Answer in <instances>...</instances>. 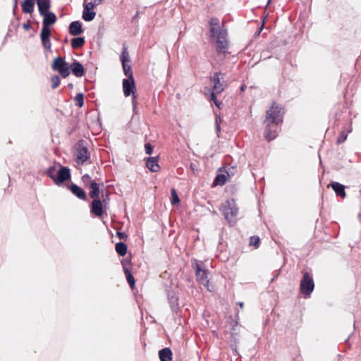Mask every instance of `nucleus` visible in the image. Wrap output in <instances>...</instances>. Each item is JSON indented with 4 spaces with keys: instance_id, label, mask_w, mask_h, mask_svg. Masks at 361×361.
Returning <instances> with one entry per match:
<instances>
[{
    "instance_id": "423d86ee",
    "label": "nucleus",
    "mask_w": 361,
    "mask_h": 361,
    "mask_svg": "<svg viewBox=\"0 0 361 361\" xmlns=\"http://www.w3.org/2000/svg\"><path fill=\"white\" fill-rule=\"evenodd\" d=\"M314 288V283L312 276L309 273L305 272L303 274L302 279L300 281V288L303 295L309 296L313 291Z\"/></svg>"
},
{
    "instance_id": "e433bc0d",
    "label": "nucleus",
    "mask_w": 361,
    "mask_h": 361,
    "mask_svg": "<svg viewBox=\"0 0 361 361\" xmlns=\"http://www.w3.org/2000/svg\"><path fill=\"white\" fill-rule=\"evenodd\" d=\"M259 244V238L258 236H252L250 238V245L257 247Z\"/></svg>"
},
{
    "instance_id": "4d7b16f0",
    "label": "nucleus",
    "mask_w": 361,
    "mask_h": 361,
    "mask_svg": "<svg viewBox=\"0 0 361 361\" xmlns=\"http://www.w3.org/2000/svg\"><path fill=\"white\" fill-rule=\"evenodd\" d=\"M259 180H260V181L264 180V178H261Z\"/></svg>"
},
{
    "instance_id": "4468645a",
    "label": "nucleus",
    "mask_w": 361,
    "mask_h": 361,
    "mask_svg": "<svg viewBox=\"0 0 361 361\" xmlns=\"http://www.w3.org/2000/svg\"><path fill=\"white\" fill-rule=\"evenodd\" d=\"M57 174V180L54 179L53 180H70L71 179L70 169L66 166H62L60 164L59 165Z\"/></svg>"
},
{
    "instance_id": "a19ab883",
    "label": "nucleus",
    "mask_w": 361,
    "mask_h": 361,
    "mask_svg": "<svg viewBox=\"0 0 361 361\" xmlns=\"http://www.w3.org/2000/svg\"><path fill=\"white\" fill-rule=\"evenodd\" d=\"M216 92H215V91H214V90H212V93H211V94H210V99H211L212 101H213L214 102L215 101H216V99H217L216 96Z\"/></svg>"
},
{
    "instance_id": "a878e982",
    "label": "nucleus",
    "mask_w": 361,
    "mask_h": 361,
    "mask_svg": "<svg viewBox=\"0 0 361 361\" xmlns=\"http://www.w3.org/2000/svg\"><path fill=\"white\" fill-rule=\"evenodd\" d=\"M122 264H123V267L124 268V272H125V274H126V276L127 281L130 284V287L133 288L134 286H135V283L134 277L132 275V274L130 273V271L128 269H126L125 267L126 262H123Z\"/></svg>"
},
{
    "instance_id": "2eb2a0df",
    "label": "nucleus",
    "mask_w": 361,
    "mask_h": 361,
    "mask_svg": "<svg viewBox=\"0 0 361 361\" xmlns=\"http://www.w3.org/2000/svg\"><path fill=\"white\" fill-rule=\"evenodd\" d=\"M91 212L97 216H101L103 214V206L100 200L95 199L92 202Z\"/></svg>"
},
{
    "instance_id": "6e6552de",
    "label": "nucleus",
    "mask_w": 361,
    "mask_h": 361,
    "mask_svg": "<svg viewBox=\"0 0 361 361\" xmlns=\"http://www.w3.org/2000/svg\"><path fill=\"white\" fill-rule=\"evenodd\" d=\"M237 173L236 166H226L219 169L218 173L214 180H228Z\"/></svg>"
},
{
    "instance_id": "7c9ffc66",
    "label": "nucleus",
    "mask_w": 361,
    "mask_h": 361,
    "mask_svg": "<svg viewBox=\"0 0 361 361\" xmlns=\"http://www.w3.org/2000/svg\"><path fill=\"white\" fill-rule=\"evenodd\" d=\"M121 63H126L130 62L129 54L127 47H123V50L120 56Z\"/></svg>"
},
{
    "instance_id": "c85d7f7f",
    "label": "nucleus",
    "mask_w": 361,
    "mask_h": 361,
    "mask_svg": "<svg viewBox=\"0 0 361 361\" xmlns=\"http://www.w3.org/2000/svg\"><path fill=\"white\" fill-rule=\"evenodd\" d=\"M35 4L24 1L22 3V10L25 13H31L33 12Z\"/></svg>"
},
{
    "instance_id": "f704fd0d",
    "label": "nucleus",
    "mask_w": 361,
    "mask_h": 361,
    "mask_svg": "<svg viewBox=\"0 0 361 361\" xmlns=\"http://www.w3.org/2000/svg\"><path fill=\"white\" fill-rule=\"evenodd\" d=\"M171 204L173 205L176 204H178L180 202V199L178 197V195L175 188L171 189Z\"/></svg>"
},
{
    "instance_id": "bb28decb",
    "label": "nucleus",
    "mask_w": 361,
    "mask_h": 361,
    "mask_svg": "<svg viewBox=\"0 0 361 361\" xmlns=\"http://www.w3.org/2000/svg\"><path fill=\"white\" fill-rule=\"evenodd\" d=\"M58 170H59V165L57 166L49 167L47 169L46 173H47V176L51 179V180H53L54 179L57 180Z\"/></svg>"
},
{
    "instance_id": "49530a36",
    "label": "nucleus",
    "mask_w": 361,
    "mask_h": 361,
    "mask_svg": "<svg viewBox=\"0 0 361 361\" xmlns=\"http://www.w3.org/2000/svg\"><path fill=\"white\" fill-rule=\"evenodd\" d=\"M214 104L219 109L221 108V102L218 101V99H216V101L214 102Z\"/></svg>"
},
{
    "instance_id": "5fc2aeb1",
    "label": "nucleus",
    "mask_w": 361,
    "mask_h": 361,
    "mask_svg": "<svg viewBox=\"0 0 361 361\" xmlns=\"http://www.w3.org/2000/svg\"><path fill=\"white\" fill-rule=\"evenodd\" d=\"M271 0H269L268 2H267V6L269 4Z\"/></svg>"
},
{
    "instance_id": "864d4df0",
    "label": "nucleus",
    "mask_w": 361,
    "mask_h": 361,
    "mask_svg": "<svg viewBox=\"0 0 361 361\" xmlns=\"http://www.w3.org/2000/svg\"><path fill=\"white\" fill-rule=\"evenodd\" d=\"M245 88V85H243L240 87V90H241V91H244Z\"/></svg>"
},
{
    "instance_id": "de8ad7c7",
    "label": "nucleus",
    "mask_w": 361,
    "mask_h": 361,
    "mask_svg": "<svg viewBox=\"0 0 361 361\" xmlns=\"http://www.w3.org/2000/svg\"><path fill=\"white\" fill-rule=\"evenodd\" d=\"M18 7V0H13V11H15Z\"/></svg>"
},
{
    "instance_id": "58836bf2",
    "label": "nucleus",
    "mask_w": 361,
    "mask_h": 361,
    "mask_svg": "<svg viewBox=\"0 0 361 361\" xmlns=\"http://www.w3.org/2000/svg\"><path fill=\"white\" fill-rule=\"evenodd\" d=\"M99 4H94V1H92L91 2H89L87 3L85 7H84V10L85 11H92L94 7L95 6H98Z\"/></svg>"
},
{
    "instance_id": "9d476101",
    "label": "nucleus",
    "mask_w": 361,
    "mask_h": 361,
    "mask_svg": "<svg viewBox=\"0 0 361 361\" xmlns=\"http://www.w3.org/2000/svg\"><path fill=\"white\" fill-rule=\"evenodd\" d=\"M42 16L44 17L42 20V30H50L49 26L54 24L56 22V16L52 12L47 13Z\"/></svg>"
},
{
    "instance_id": "aec40b11",
    "label": "nucleus",
    "mask_w": 361,
    "mask_h": 361,
    "mask_svg": "<svg viewBox=\"0 0 361 361\" xmlns=\"http://www.w3.org/2000/svg\"><path fill=\"white\" fill-rule=\"evenodd\" d=\"M228 41L216 40V49L219 54H226L228 53Z\"/></svg>"
},
{
    "instance_id": "c9c22d12",
    "label": "nucleus",
    "mask_w": 361,
    "mask_h": 361,
    "mask_svg": "<svg viewBox=\"0 0 361 361\" xmlns=\"http://www.w3.org/2000/svg\"><path fill=\"white\" fill-rule=\"evenodd\" d=\"M51 87L53 89H55L59 85L61 80H60L59 77L58 75H55L51 77Z\"/></svg>"
},
{
    "instance_id": "37998d69",
    "label": "nucleus",
    "mask_w": 361,
    "mask_h": 361,
    "mask_svg": "<svg viewBox=\"0 0 361 361\" xmlns=\"http://www.w3.org/2000/svg\"><path fill=\"white\" fill-rule=\"evenodd\" d=\"M226 183V182H213V183L212 184L211 187L212 188H215L216 186L217 185H224V184Z\"/></svg>"
},
{
    "instance_id": "1a4fd4ad",
    "label": "nucleus",
    "mask_w": 361,
    "mask_h": 361,
    "mask_svg": "<svg viewBox=\"0 0 361 361\" xmlns=\"http://www.w3.org/2000/svg\"><path fill=\"white\" fill-rule=\"evenodd\" d=\"M211 81L213 82L212 90L216 93H221L226 87V83L224 81V74L221 72H216L211 78Z\"/></svg>"
},
{
    "instance_id": "f257e3e1",
    "label": "nucleus",
    "mask_w": 361,
    "mask_h": 361,
    "mask_svg": "<svg viewBox=\"0 0 361 361\" xmlns=\"http://www.w3.org/2000/svg\"><path fill=\"white\" fill-rule=\"evenodd\" d=\"M283 109L275 102L267 111L264 123L266 124L264 137L267 141H271L276 137L278 133L277 126L283 122Z\"/></svg>"
},
{
    "instance_id": "4be33fe9",
    "label": "nucleus",
    "mask_w": 361,
    "mask_h": 361,
    "mask_svg": "<svg viewBox=\"0 0 361 361\" xmlns=\"http://www.w3.org/2000/svg\"><path fill=\"white\" fill-rule=\"evenodd\" d=\"M160 361H171L172 352L170 348H165L159 351Z\"/></svg>"
},
{
    "instance_id": "603ef678",
    "label": "nucleus",
    "mask_w": 361,
    "mask_h": 361,
    "mask_svg": "<svg viewBox=\"0 0 361 361\" xmlns=\"http://www.w3.org/2000/svg\"><path fill=\"white\" fill-rule=\"evenodd\" d=\"M86 178H89L88 175L87 174L82 176V180H86Z\"/></svg>"
},
{
    "instance_id": "7ed1b4c3",
    "label": "nucleus",
    "mask_w": 361,
    "mask_h": 361,
    "mask_svg": "<svg viewBox=\"0 0 361 361\" xmlns=\"http://www.w3.org/2000/svg\"><path fill=\"white\" fill-rule=\"evenodd\" d=\"M192 266L195 270L197 281L202 284L208 290L211 291L209 289V281L208 279V271L202 269L200 263L197 260H195V263L192 264Z\"/></svg>"
},
{
    "instance_id": "09e8293b",
    "label": "nucleus",
    "mask_w": 361,
    "mask_h": 361,
    "mask_svg": "<svg viewBox=\"0 0 361 361\" xmlns=\"http://www.w3.org/2000/svg\"><path fill=\"white\" fill-rule=\"evenodd\" d=\"M57 185L60 186L61 185H63L65 182H61V181H59V182H54Z\"/></svg>"
},
{
    "instance_id": "8fccbe9b",
    "label": "nucleus",
    "mask_w": 361,
    "mask_h": 361,
    "mask_svg": "<svg viewBox=\"0 0 361 361\" xmlns=\"http://www.w3.org/2000/svg\"><path fill=\"white\" fill-rule=\"evenodd\" d=\"M237 304L240 306V307L241 309L243 307V302H238Z\"/></svg>"
},
{
    "instance_id": "dca6fc26",
    "label": "nucleus",
    "mask_w": 361,
    "mask_h": 361,
    "mask_svg": "<svg viewBox=\"0 0 361 361\" xmlns=\"http://www.w3.org/2000/svg\"><path fill=\"white\" fill-rule=\"evenodd\" d=\"M330 187L335 191L337 196H340L343 198L345 197V186L343 185L340 184L338 182H331V183L327 185V188Z\"/></svg>"
},
{
    "instance_id": "c03bdc74",
    "label": "nucleus",
    "mask_w": 361,
    "mask_h": 361,
    "mask_svg": "<svg viewBox=\"0 0 361 361\" xmlns=\"http://www.w3.org/2000/svg\"><path fill=\"white\" fill-rule=\"evenodd\" d=\"M117 235L120 239H124L126 237V233L123 232H117Z\"/></svg>"
},
{
    "instance_id": "c756f323",
    "label": "nucleus",
    "mask_w": 361,
    "mask_h": 361,
    "mask_svg": "<svg viewBox=\"0 0 361 361\" xmlns=\"http://www.w3.org/2000/svg\"><path fill=\"white\" fill-rule=\"evenodd\" d=\"M96 16V13L93 11H85L82 12V18L85 21H91Z\"/></svg>"
},
{
    "instance_id": "4c0bfd02",
    "label": "nucleus",
    "mask_w": 361,
    "mask_h": 361,
    "mask_svg": "<svg viewBox=\"0 0 361 361\" xmlns=\"http://www.w3.org/2000/svg\"><path fill=\"white\" fill-rule=\"evenodd\" d=\"M346 138H347L346 133L344 131L341 132V133L337 138V140H336L337 144L343 143L346 140Z\"/></svg>"
},
{
    "instance_id": "473e14b6",
    "label": "nucleus",
    "mask_w": 361,
    "mask_h": 361,
    "mask_svg": "<svg viewBox=\"0 0 361 361\" xmlns=\"http://www.w3.org/2000/svg\"><path fill=\"white\" fill-rule=\"evenodd\" d=\"M227 35H228L227 30L224 28H221V29H219V32L216 35V39L217 40L220 39V41H223V42L228 41Z\"/></svg>"
},
{
    "instance_id": "ea45409f",
    "label": "nucleus",
    "mask_w": 361,
    "mask_h": 361,
    "mask_svg": "<svg viewBox=\"0 0 361 361\" xmlns=\"http://www.w3.org/2000/svg\"><path fill=\"white\" fill-rule=\"evenodd\" d=\"M145 153L147 154L150 155V154H152V153L153 152V146L150 143L147 142L145 145Z\"/></svg>"
},
{
    "instance_id": "72a5a7b5",
    "label": "nucleus",
    "mask_w": 361,
    "mask_h": 361,
    "mask_svg": "<svg viewBox=\"0 0 361 361\" xmlns=\"http://www.w3.org/2000/svg\"><path fill=\"white\" fill-rule=\"evenodd\" d=\"M75 105L82 107L84 104V94L82 93H78L74 98Z\"/></svg>"
},
{
    "instance_id": "393cba45",
    "label": "nucleus",
    "mask_w": 361,
    "mask_h": 361,
    "mask_svg": "<svg viewBox=\"0 0 361 361\" xmlns=\"http://www.w3.org/2000/svg\"><path fill=\"white\" fill-rule=\"evenodd\" d=\"M116 251L120 256H124L127 252V245L126 243L119 242L116 244Z\"/></svg>"
},
{
    "instance_id": "3c124183",
    "label": "nucleus",
    "mask_w": 361,
    "mask_h": 361,
    "mask_svg": "<svg viewBox=\"0 0 361 361\" xmlns=\"http://www.w3.org/2000/svg\"><path fill=\"white\" fill-rule=\"evenodd\" d=\"M195 164H192H192H190V167H191V169H192V171H194V169H195Z\"/></svg>"
},
{
    "instance_id": "9b49d317",
    "label": "nucleus",
    "mask_w": 361,
    "mask_h": 361,
    "mask_svg": "<svg viewBox=\"0 0 361 361\" xmlns=\"http://www.w3.org/2000/svg\"><path fill=\"white\" fill-rule=\"evenodd\" d=\"M51 30H41L40 39L44 50L51 51V43L50 42Z\"/></svg>"
},
{
    "instance_id": "5701e85b",
    "label": "nucleus",
    "mask_w": 361,
    "mask_h": 361,
    "mask_svg": "<svg viewBox=\"0 0 361 361\" xmlns=\"http://www.w3.org/2000/svg\"><path fill=\"white\" fill-rule=\"evenodd\" d=\"M91 191L90 196L91 198L96 199L99 195V185L97 182H92L90 185Z\"/></svg>"
},
{
    "instance_id": "39448f33",
    "label": "nucleus",
    "mask_w": 361,
    "mask_h": 361,
    "mask_svg": "<svg viewBox=\"0 0 361 361\" xmlns=\"http://www.w3.org/2000/svg\"><path fill=\"white\" fill-rule=\"evenodd\" d=\"M51 68L55 71H58L63 78L70 75L68 63L65 61L64 58L61 56H58L54 60Z\"/></svg>"
},
{
    "instance_id": "2f4dec72",
    "label": "nucleus",
    "mask_w": 361,
    "mask_h": 361,
    "mask_svg": "<svg viewBox=\"0 0 361 361\" xmlns=\"http://www.w3.org/2000/svg\"><path fill=\"white\" fill-rule=\"evenodd\" d=\"M124 74L129 78H134L131 66L129 63H122Z\"/></svg>"
},
{
    "instance_id": "cd10ccee",
    "label": "nucleus",
    "mask_w": 361,
    "mask_h": 361,
    "mask_svg": "<svg viewBox=\"0 0 361 361\" xmlns=\"http://www.w3.org/2000/svg\"><path fill=\"white\" fill-rule=\"evenodd\" d=\"M168 299L169 304L173 310L176 309L178 306V299L173 293H169L168 294Z\"/></svg>"
},
{
    "instance_id": "a211bd4d",
    "label": "nucleus",
    "mask_w": 361,
    "mask_h": 361,
    "mask_svg": "<svg viewBox=\"0 0 361 361\" xmlns=\"http://www.w3.org/2000/svg\"><path fill=\"white\" fill-rule=\"evenodd\" d=\"M209 23L210 25V37H215L219 29L221 28L219 26V20L216 18H213L210 19Z\"/></svg>"
},
{
    "instance_id": "0eeeda50",
    "label": "nucleus",
    "mask_w": 361,
    "mask_h": 361,
    "mask_svg": "<svg viewBox=\"0 0 361 361\" xmlns=\"http://www.w3.org/2000/svg\"><path fill=\"white\" fill-rule=\"evenodd\" d=\"M123 94L126 97H128L130 94L133 95V109H135L136 107V102H135V80L134 78H124L123 80Z\"/></svg>"
},
{
    "instance_id": "ddd939ff",
    "label": "nucleus",
    "mask_w": 361,
    "mask_h": 361,
    "mask_svg": "<svg viewBox=\"0 0 361 361\" xmlns=\"http://www.w3.org/2000/svg\"><path fill=\"white\" fill-rule=\"evenodd\" d=\"M69 33L73 36H78L83 32L82 23L78 21H73L71 23L68 28Z\"/></svg>"
},
{
    "instance_id": "f3484780",
    "label": "nucleus",
    "mask_w": 361,
    "mask_h": 361,
    "mask_svg": "<svg viewBox=\"0 0 361 361\" xmlns=\"http://www.w3.org/2000/svg\"><path fill=\"white\" fill-rule=\"evenodd\" d=\"M39 13L41 16L50 12V0H37Z\"/></svg>"
},
{
    "instance_id": "6ab92c4d",
    "label": "nucleus",
    "mask_w": 361,
    "mask_h": 361,
    "mask_svg": "<svg viewBox=\"0 0 361 361\" xmlns=\"http://www.w3.org/2000/svg\"><path fill=\"white\" fill-rule=\"evenodd\" d=\"M69 189L76 197L81 200L86 199V194L85 191L75 184H72L69 186Z\"/></svg>"
},
{
    "instance_id": "6e6d98bb",
    "label": "nucleus",
    "mask_w": 361,
    "mask_h": 361,
    "mask_svg": "<svg viewBox=\"0 0 361 361\" xmlns=\"http://www.w3.org/2000/svg\"><path fill=\"white\" fill-rule=\"evenodd\" d=\"M357 216H358V218H360L361 217V214H358Z\"/></svg>"
},
{
    "instance_id": "79ce46f5",
    "label": "nucleus",
    "mask_w": 361,
    "mask_h": 361,
    "mask_svg": "<svg viewBox=\"0 0 361 361\" xmlns=\"http://www.w3.org/2000/svg\"><path fill=\"white\" fill-rule=\"evenodd\" d=\"M220 122H221V118L219 117L218 118H216V131H220Z\"/></svg>"
},
{
    "instance_id": "a18cd8bd",
    "label": "nucleus",
    "mask_w": 361,
    "mask_h": 361,
    "mask_svg": "<svg viewBox=\"0 0 361 361\" xmlns=\"http://www.w3.org/2000/svg\"><path fill=\"white\" fill-rule=\"evenodd\" d=\"M23 27L26 30H28L30 29L31 26H30V24L29 23H24L23 25Z\"/></svg>"
},
{
    "instance_id": "20e7f679",
    "label": "nucleus",
    "mask_w": 361,
    "mask_h": 361,
    "mask_svg": "<svg viewBox=\"0 0 361 361\" xmlns=\"http://www.w3.org/2000/svg\"><path fill=\"white\" fill-rule=\"evenodd\" d=\"M75 150L78 164H83L90 158V152L85 140H79L75 145Z\"/></svg>"
},
{
    "instance_id": "f03ea898",
    "label": "nucleus",
    "mask_w": 361,
    "mask_h": 361,
    "mask_svg": "<svg viewBox=\"0 0 361 361\" xmlns=\"http://www.w3.org/2000/svg\"><path fill=\"white\" fill-rule=\"evenodd\" d=\"M220 210L222 212V214L228 224L231 226L236 222L238 214V207L233 199L228 200L222 203Z\"/></svg>"
},
{
    "instance_id": "b1692460",
    "label": "nucleus",
    "mask_w": 361,
    "mask_h": 361,
    "mask_svg": "<svg viewBox=\"0 0 361 361\" xmlns=\"http://www.w3.org/2000/svg\"><path fill=\"white\" fill-rule=\"evenodd\" d=\"M85 40L84 37H78L72 39L71 47L73 49H78L85 44Z\"/></svg>"
},
{
    "instance_id": "f8f14e48",
    "label": "nucleus",
    "mask_w": 361,
    "mask_h": 361,
    "mask_svg": "<svg viewBox=\"0 0 361 361\" xmlns=\"http://www.w3.org/2000/svg\"><path fill=\"white\" fill-rule=\"evenodd\" d=\"M71 70L73 74L78 78H80L84 75L85 69L83 66L78 61H74L73 63L69 66V70Z\"/></svg>"
},
{
    "instance_id": "412c9836",
    "label": "nucleus",
    "mask_w": 361,
    "mask_h": 361,
    "mask_svg": "<svg viewBox=\"0 0 361 361\" xmlns=\"http://www.w3.org/2000/svg\"><path fill=\"white\" fill-rule=\"evenodd\" d=\"M147 167L153 172H156L159 169L158 159L157 157H149L146 161Z\"/></svg>"
}]
</instances>
